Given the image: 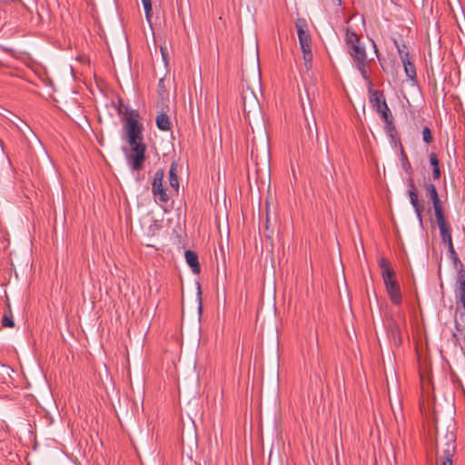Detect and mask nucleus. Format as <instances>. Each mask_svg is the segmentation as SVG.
I'll use <instances>...</instances> for the list:
<instances>
[{"mask_svg":"<svg viewBox=\"0 0 465 465\" xmlns=\"http://www.w3.org/2000/svg\"><path fill=\"white\" fill-rule=\"evenodd\" d=\"M455 437L452 433L446 435V442L444 446H442L441 440L439 436H437V450L438 452L440 450L442 451V456L438 458V465H451L452 464V455L455 451Z\"/></svg>","mask_w":465,"mask_h":465,"instance_id":"nucleus-5","label":"nucleus"},{"mask_svg":"<svg viewBox=\"0 0 465 465\" xmlns=\"http://www.w3.org/2000/svg\"><path fill=\"white\" fill-rule=\"evenodd\" d=\"M295 26L297 28V34L299 38L300 46H307V44H311V35L309 32L306 30L307 23L305 19L299 18L295 22Z\"/></svg>","mask_w":465,"mask_h":465,"instance_id":"nucleus-8","label":"nucleus"},{"mask_svg":"<svg viewBox=\"0 0 465 465\" xmlns=\"http://www.w3.org/2000/svg\"><path fill=\"white\" fill-rule=\"evenodd\" d=\"M2 325L7 328H13L15 326V322L13 320V313L11 312V307L7 305V311L5 312L2 318Z\"/></svg>","mask_w":465,"mask_h":465,"instance_id":"nucleus-17","label":"nucleus"},{"mask_svg":"<svg viewBox=\"0 0 465 465\" xmlns=\"http://www.w3.org/2000/svg\"><path fill=\"white\" fill-rule=\"evenodd\" d=\"M143 9L145 12V15L148 21H150V18L152 16V3L151 0H142Z\"/></svg>","mask_w":465,"mask_h":465,"instance_id":"nucleus-22","label":"nucleus"},{"mask_svg":"<svg viewBox=\"0 0 465 465\" xmlns=\"http://www.w3.org/2000/svg\"><path fill=\"white\" fill-rule=\"evenodd\" d=\"M344 41L347 52L351 57L355 67L360 72L366 84L371 88L372 82L370 76V64L373 58H368L365 46L361 44L360 36L354 32L352 27L348 26L346 28Z\"/></svg>","mask_w":465,"mask_h":465,"instance_id":"nucleus-2","label":"nucleus"},{"mask_svg":"<svg viewBox=\"0 0 465 465\" xmlns=\"http://www.w3.org/2000/svg\"><path fill=\"white\" fill-rule=\"evenodd\" d=\"M168 81L164 78H161L158 83V89H159V94L162 96V98H164V96L168 95L166 83Z\"/></svg>","mask_w":465,"mask_h":465,"instance_id":"nucleus-21","label":"nucleus"},{"mask_svg":"<svg viewBox=\"0 0 465 465\" xmlns=\"http://www.w3.org/2000/svg\"><path fill=\"white\" fill-rule=\"evenodd\" d=\"M435 217L439 227L449 224L444 216V211L441 204L433 207Z\"/></svg>","mask_w":465,"mask_h":465,"instance_id":"nucleus-14","label":"nucleus"},{"mask_svg":"<svg viewBox=\"0 0 465 465\" xmlns=\"http://www.w3.org/2000/svg\"><path fill=\"white\" fill-rule=\"evenodd\" d=\"M249 95V98H250V102L251 104L255 107L257 104H258V101L256 99V97L254 96L253 93L251 92L250 94H244L242 96V99H243V111L244 112H247V113H250L251 109H247V104H246V100H247V97Z\"/></svg>","mask_w":465,"mask_h":465,"instance_id":"nucleus-20","label":"nucleus"},{"mask_svg":"<svg viewBox=\"0 0 465 465\" xmlns=\"http://www.w3.org/2000/svg\"><path fill=\"white\" fill-rule=\"evenodd\" d=\"M162 229V223L158 220L151 219L147 228V233L151 236L156 235Z\"/></svg>","mask_w":465,"mask_h":465,"instance_id":"nucleus-18","label":"nucleus"},{"mask_svg":"<svg viewBox=\"0 0 465 465\" xmlns=\"http://www.w3.org/2000/svg\"><path fill=\"white\" fill-rule=\"evenodd\" d=\"M336 1L339 3V5H341V0H336Z\"/></svg>","mask_w":465,"mask_h":465,"instance_id":"nucleus-33","label":"nucleus"},{"mask_svg":"<svg viewBox=\"0 0 465 465\" xmlns=\"http://www.w3.org/2000/svg\"><path fill=\"white\" fill-rule=\"evenodd\" d=\"M446 244H447V246H448V251H449V252L451 254V256H453V257H454V259H456V260H457L458 258H457L456 252H455V250H454V246H453V242H452V241H451V242H447Z\"/></svg>","mask_w":465,"mask_h":465,"instance_id":"nucleus-27","label":"nucleus"},{"mask_svg":"<svg viewBox=\"0 0 465 465\" xmlns=\"http://www.w3.org/2000/svg\"><path fill=\"white\" fill-rule=\"evenodd\" d=\"M302 110H303V114H304V116H305V119H307V115H306L305 108H304L303 106H302ZM306 121H307V127H308V130H309V131H311V128H312V127H311V124H310V123H309V121H308V120H306Z\"/></svg>","mask_w":465,"mask_h":465,"instance_id":"nucleus-30","label":"nucleus"},{"mask_svg":"<svg viewBox=\"0 0 465 465\" xmlns=\"http://www.w3.org/2000/svg\"><path fill=\"white\" fill-rule=\"evenodd\" d=\"M185 260L188 265L192 268V271L194 273H199L200 264L197 254L194 252L188 250L185 252Z\"/></svg>","mask_w":465,"mask_h":465,"instance_id":"nucleus-11","label":"nucleus"},{"mask_svg":"<svg viewBox=\"0 0 465 465\" xmlns=\"http://www.w3.org/2000/svg\"><path fill=\"white\" fill-rule=\"evenodd\" d=\"M301 49H302V54L307 53V52H312L311 44H307V46H305V45L301 46Z\"/></svg>","mask_w":465,"mask_h":465,"instance_id":"nucleus-29","label":"nucleus"},{"mask_svg":"<svg viewBox=\"0 0 465 465\" xmlns=\"http://www.w3.org/2000/svg\"><path fill=\"white\" fill-rule=\"evenodd\" d=\"M400 156H401V163L402 169L409 175H412V167L408 160V157H407L405 152L403 151L402 146H401Z\"/></svg>","mask_w":465,"mask_h":465,"instance_id":"nucleus-15","label":"nucleus"},{"mask_svg":"<svg viewBox=\"0 0 465 465\" xmlns=\"http://www.w3.org/2000/svg\"><path fill=\"white\" fill-rule=\"evenodd\" d=\"M386 292L393 304L399 305L401 302V292L400 285L395 279V271L390 262L382 257L378 262Z\"/></svg>","mask_w":465,"mask_h":465,"instance_id":"nucleus-3","label":"nucleus"},{"mask_svg":"<svg viewBox=\"0 0 465 465\" xmlns=\"http://www.w3.org/2000/svg\"><path fill=\"white\" fill-rule=\"evenodd\" d=\"M394 44L398 50L401 60L404 61L406 59H409L410 54H409L408 47L404 44L400 45L396 40L394 41Z\"/></svg>","mask_w":465,"mask_h":465,"instance_id":"nucleus-19","label":"nucleus"},{"mask_svg":"<svg viewBox=\"0 0 465 465\" xmlns=\"http://www.w3.org/2000/svg\"><path fill=\"white\" fill-rule=\"evenodd\" d=\"M370 101L372 104L373 108L381 114V117L386 123V126L391 129L392 127L393 118L385 101L384 95L379 91H374L371 95Z\"/></svg>","mask_w":465,"mask_h":465,"instance_id":"nucleus-4","label":"nucleus"},{"mask_svg":"<svg viewBox=\"0 0 465 465\" xmlns=\"http://www.w3.org/2000/svg\"><path fill=\"white\" fill-rule=\"evenodd\" d=\"M408 186H409L408 194L410 197V202L414 209V212L416 213V216H417L420 223L422 224V215H421L422 209L419 203L418 194H417V192L415 189V184H414L411 175H409Z\"/></svg>","mask_w":465,"mask_h":465,"instance_id":"nucleus-7","label":"nucleus"},{"mask_svg":"<svg viewBox=\"0 0 465 465\" xmlns=\"http://www.w3.org/2000/svg\"><path fill=\"white\" fill-rule=\"evenodd\" d=\"M163 177L164 171L163 169H158L154 173L152 183V193L155 202L158 203H166L169 201V195L163 184Z\"/></svg>","mask_w":465,"mask_h":465,"instance_id":"nucleus-6","label":"nucleus"},{"mask_svg":"<svg viewBox=\"0 0 465 465\" xmlns=\"http://www.w3.org/2000/svg\"><path fill=\"white\" fill-rule=\"evenodd\" d=\"M439 230L442 242L447 243L452 241L451 229L450 224L439 227Z\"/></svg>","mask_w":465,"mask_h":465,"instance_id":"nucleus-16","label":"nucleus"},{"mask_svg":"<svg viewBox=\"0 0 465 465\" xmlns=\"http://www.w3.org/2000/svg\"><path fill=\"white\" fill-rule=\"evenodd\" d=\"M139 119L140 115L135 110H126L123 118L125 139L131 147L126 161L133 171H140L145 162L146 145L143 143V125Z\"/></svg>","mask_w":465,"mask_h":465,"instance_id":"nucleus-1","label":"nucleus"},{"mask_svg":"<svg viewBox=\"0 0 465 465\" xmlns=\"http://www.w3.org/2000/svg\"><path fill=\"white\" fill-rule=\"evenodd\" d=\"M459 292L460 302L465 307V277L460 282Z\"/></svg>","mask_w":465,"mask_h":465,"instance_id":"nucleus-23","label":"nucleus"},{"mask_svg":"<svg viewBox=\"0 0 465 465\" xmlns=\"http://www.w3.org/2000/svg\"><path fill=\"white\" fill-rule=\"evenodd\" d=\"M303 60L306 69H310L312 67V53L307 52L303 54Z\"/></svg>","mask_w":465,"mask_h":465,"instance_id":"nucleus-25","label":"nucleus"},{"mask_svg":"<svg viewBox=\"0 0 465 465\" xmlns=\"http://www.w3.org/2000/svg\"><path fill=\"white\" fill-rule=\"evenodd\" d=\"M424 188L426 191V197L431 200L433 207L441 204L437 189L434 184L430 183H426L424 184Z\"/></svg>","mask_w":465,"mask_h":465,"instance_id":"nucleus-10","label":"nucleus"},{"mask_svg":"<svg viewBox=\"0 0 465 465\" xmlns=\"http://www.w3.org/2000/svg\"><path fill=\"white\" fill-rule=\"evenodd\" d=\"M372 46H373V48H374V52H375V54H378V50H377V48H376V45H375V43H374V42H372Z\"/></svg>","mask_w":465,"mask_h":465,"instance_id":"nucleus-31","label":"nucleus"},{"mask_svg":"<svg viewBox=\"0 0 465 465\" xmlns=\"http://www.w3.org/2000/svg\"><path fill=\"white\" fill-rule=\"evenodd\" d=\"M422 139L426 143L432 142V135L429 127L425 126L422 130Z\"/></svg>","mask_w":465,"mask_h":465,"instance_id":"nucleus-24","label":"nucleus"},{"mask_svg":"<svg viewBox=\"0 0 465 465\" xmlns=\"http://www.w3.org/2000/svg\"><path fill=\"white\" fill-rule=\"evenodd\" d=\"M251 154H252V157H253V155H254V151L253 150H252Z\"/></svg>","mask_w":465,"mask_h":465,"instance_id":"nucleus-32","label":"nucleus"},{"mask_svg":"<svg viewBox=\"0 0 465 465\" xmlns=\"http://www.w3.org/2000/svg\"><path fill=\"white\" fill-rule=\"evenodd\" d=\"M432 176H433V178L435 180H439L440 179V170L439 166H436L435 168H433Z\"/></svg>","mask_w":465,"mask_h":465,"instance_id":"nucleus-28","label":"nucleus"},{"mask_svg":"<svg viewBox=\"0 0 465 465\" xmlns=\"http://www.w3.org/2000/svg\"><path fill=\"white\" fill-rule=\"evenodd\" d=\"M430 163L433 166V168H435L436 166H439V160L437 158L436 153H431L430 154Z\"/></svg>","mask_w":465,"mask_h":465,"instance_id":"nucleus-26","label":"nucleus"},{"mask_svg":"<svg viewBox=\"0 0 465 465\" xmlns=\"http://www.w3.org/2000/svg\"><path fill=\"white\" fill-rule=\"evenodd\" d=\"M401 62L407 77L411 80H414L416 78L415 65L410 61V58Z\"/></svg>","mask_w":465,"mask_h":465,"instance_id":"nucleus-13","label":"nucleus"},{"mask_svg":"<svg viewBox=\"0 0 465 465\" xmlns=\"http://www.w3.org/2000/svg\"><path fill=\"white\" fill-rule=\"evenodd\" d=\"M156 125L161 131H169L171 129V121L166 114H160L156 117Z\"/></svg>","mask_w":465,"mask_h":465,"instance_id":"nucleus-12","label":"nucleus"},{"mask_svg":"<svg viewBox=\"0 0 465 465\" xmlns=\"http://www.w3.org/2000/svg\"><path fill=\"white\" fill-rule=\"evenodd\" d=\"M178 165L175 163H173L171 164L170 170H169V183L171 189L174 193H178L179 190V180L177 176L178 172Z\"/></svg>","mask_w":465,"mask_h":465,"instance_id":"nucleus-9","label":"nucleus"}]
</instances>
